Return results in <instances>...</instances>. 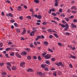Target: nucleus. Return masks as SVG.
<instances>
[{"label":"nucleus","instance_id":"1","mask_svg":"<svg viewBox=\"0 0 77 77\" xmlns=\"http://www.w3.org/2000/svg\"><path fill=\"white\" fill-rule=\"evenodd\" d=\"M37 74L38 75H39L40 77H44L45 76V75L44 73H42V72H38L37 73Z\"/></svg>","mask_w":77,"mask_h":77},{"label":"nucleus","instance_id":"2","mask_svg":"<svg viewBox=\"0 0 77 77\" xmlns=\"http://www.w3.org/2000/svg\"><path fill=\"white\" fill-rule=\"evenodd\" d=\"M51 57L50 55L47 54L45 56V59H50Z\"/></svg>","mask_w":77,"mask_h":77},{"label":"nucleus","instance_id":"3","mask_svg":"<svg viewBox=\"0 0 77 77\" xmlns=\"http://www.w3.org/2000/svg\"><path fill=\"white\" fill-rule=\"evenodd\" d=\"M55 65H57V66H61L62 67H63V65L62 64V63L61 62H59V63H55Z\"/></svg>","mask_w":77,"mask_h":77},{"label":"nucleus","instance_id":"4","mask_svg":"<svg viewBox=\"0 0 77 77\" xmlns=\"http://www.w3.org/2000/svg\"><path fill=\"white\" fill-rule=\"evenodd\" d=\"M6 16L8 17H13L14 15H13V14H11V13H10L8 14H6Z\"/></svg>","mask_w":77,"mask_h":77},{"label":"nucleus","instance_id":"5","mask_svg":"<svg viewBox=\"0 0 77 77\" xmlns=\"http://www.w3.org/2000/svg\"><path fill=\"white\" fill-rule=\"evenodd\" d=\"M34 16H35V17L36 18H38V19H39V20H41V18H42V16L41 15H34Z\"/></svg>","mask_w":77,"mask_h":77},{"label":"nucleus","instance_id":"6","mask_svg":"<svg viewBox=\"0 0 77 77\" xmlns=\"http://www.w3.org/2000/svg\"><path fill=\"white\" fill-rule=\"evenodd\" d=\"M68 57L69 58H72V59H77V57H75V56H73L72 54L70 55V57H69V56H68Z\"/></svg>","mask_w":77,"mask_h":77},{"label":"nucleus","instance_id":"7","mask_svg":"<svg viewBox=\"0 0 77 77\" xmlns=\"http://www.w3.org/2000/svg\"><path fill=\"white\" fill-rule=\"evenodd\" d=\"M58 2H59V0H55V6L56 7H57L58 6Z\"/></svg>","mask_w":77,"mask_h":77},{"label":"nucleus","instance_id":"8","mask_svg":"<svg viewBox=\"0 0 77 77\" xmlns=\"http://www.w3.org/2000/svg\"><path fill=\"white\" fill-rule=\"evenodd\" d=\"M15 55L16 56H17V57H19V58H21V55H20V54H18V53L17 52L16 53Z\"/></svg>","mask_w":77,"mask_h":77},{"label":"nucleus","instance_id":"9","mask_svg":"<svg viewBox=\"0 0 77 77\" xmlns=\"http://www.w3.org/2000/svg\"><path fill=\"white\" fill-rule=\"evenodd\" d=\"M68 47H69L70 48V49L72 50H74L75 49V47L72 48V46L71 45H68Z\"/></svg>","mask_w":77,"mask_h":77},{"label":"nucleus","instance_id":"10","mask_svg":"<svg viewBox=\"0 0 77 77\" xmlns=\"http://www.w3.org/2000/svg\"><path fill=\"white\" fill-rule=\"evenodd\" d=\"M27 72H33V70L31 68H29L27 69Z\"/></svg>","mask_w":77,"mask_h":77},{"label":"nucleus","instance_id":"11","mask_svg":"<svg viewBox=\"0 0 77 77\" xmlns=\"http://www.w3.org/2000/svg\"><path fill=\"white\" fill-rule=\"evenodd\" d=\"M25 65V62H23L21 63L20 64V66L21 67H23V66H24Z\"/></svg>","mask_w":77,"mask_h":77},{"label":"nucleus","instance_id":"12","mask_svg":"<svg viewBox=\"0 0 77 77\" xmlns=\"http://www.w3.org/2000/svg\"><path fill=\"white\" fill-rule=\"evenodd\" d=\"M63 34L64 35H67L69 36V35H70V34H69V32H63Z\"/></svg>","mask_w":77,"mask_h":77},{"label":"nucleus","instance_id":"13","mask_svg":"<svg viewBox=\"0 0 77 77\" xmlns=\"http://www.w3.org/2000/svg\"><path fill=\"white\" fill-rule=\"evenodd\" d=\"M71 26L72 28H76V27H77L76 25H74L73 23H71Z\"/></svg>","mask_w":77,"mask_h":77},{"label":"nucleus","instance_id":"14","mask_svg":"<svg viewBox=\"0 0 77 77\" xmlns=\"http://www.w3.org/2000/svg\"><path fill=\"white\" fill-rule=\"evenodd\" d=\"M1 74L2 75L3 77H5V76H4L5 75H6L7 74L6 72H2Z\"/></svg>","mask_w":77,"mask_h":77},{"label":"nucleus","instance_id":"15","mask_svg":"<svg viewBox=\"0 0 77 77\" xmlns=\"http://www.w3.org/2000/svg\"><path fill=\"white\" fill-rule=\"evenodd\" d=\"M12 50V48H8L6 49L5 50L8 51H9V50Z\"/></svg>","mask_w":77,"mask_h":77},{"label":"nucleus","instance_id":"16","mask_svg":"<svg viewBox=\"0 0 77 77\" xmlns=\"http://www.w3.org/2000/svg\"><path fill=\"white\" fill-rule=\"evenodd\" d=\"M23 54H24V55H26V54H27V52L25 51H23L22 53H21V55H23Z\"/></svg>","mask_w":77,"mask_h":77},{"label":"nucleus","instance_id":"17","mask_svg":"<svg viewBox=\"0 0 77 77\" xmlns=\"http://www.w3.org/2000/svg\"><path fill=\"white\" fill-rule=\"evenodd\" d=\"M71 9H74V10H76V6H72L71 7V8H70Z\"/></svg>","mask_w":77,"mask_h":77},{"label":"nucleus","instance_id":"18","mask_svg":"<svg viewBox=\"0 0 77 77\" xmlns=\"http://www.w3.org/2000/svg\"><path fill=\"white\" fill-rule=\"evenodd\" d=\"M24 50H25V51H27L28 52H30V49L28 48H25L24 49Z\"/></svg>","mask_w":77,"mask_h":77},{"label":"nucleus","instance_id":"19","mask_svg":"<svg viewBox=\"0 0 77 77\" xmlns=\"http://www.w3.org/2000/svg\"><path fill=\"white\" fill-rule=\"evenodd\" d=\"M17 69V67L15 66H13L12 68V70H15Z\"/></svg>","mask_w":77,"mask_h":77},{"label":"nucleus","instance_id":"20","mask_svg":"<svg viewBox=\"0 0 77 77\" xmlns=\"http://www.w3.org/2000/svg\"><path fill=\"white\" fill-rule=\"evenodd\" d=\"M35 35V32L32 31L30 33V36H34Z\"/></svg>","mask_w":77,"mask_h":77},{"label":"nucleus","instance_id":"21","mask_svg":"<svg viewBox=\"0 0 77 77\" xmlns=\"http://www.w3.org/2000/svg\"><path fill=\"white\" fill-rule=\"evenodd\" d=\"M53 35L55 36V37L57 38H59V36H58V35L57 34L54 33L53 34Z\"/></svg>","mask_w":77,"mask_h":77},{"label":"nucleus","instance_id":"22","mask_svg":"<svg viewBox=\"0 0 77 77\" xmlns=\"http://www.w3.org/2000/svg\"><path fill=\"white\" fill-rule=\"evenodd\" d=\"M69 28V26H67L66 28H64V30H65V31H68V29Z\"/></svg>","mask_w":77,"mask_h":77},{"label":"nucleus","instance_id":"23","mask_svg":"<svg viewBox=\"0 0 77 77\" xmlns=\"http://www.w3.org/2000/svg\"><path fill=\"white\" fill-rule=\"evenodd\" d=\"M26 30L25 29L22 33V35H24L26 33Z\"/></svg>","mask_w":77,"mask_h":77},{"label":"nucleus","instance_id":"24","mask_svg":"<svg viewBox=\"0 0 77 77\" xmlns=\"http://www.w3.org/2000/svg\"><path fill=\"white\" fill-rule=\"evenodd\" d=\"M43 43L44 44H45V45L46 46H47V45H48V42H47L45 41V42H43Z\"/></svg>","mask_w":77,"mask_h":77},{"label":"nucleus","instance_id":"25","mask_svg":"<svg viewBox=\"0 0 77 77\" xmlns=\"http://www.w3.org/2000/svg\"><path fill=\"white\" fill-rule=\"evenodd\" d=\"M59 26H61V27H63V28L65 27V26L63 24H61L60 23H59Z\"/></svg>","mask_w":77,"mask_h":77},{"label":"nucleus","instance_id":"26","mask_svg":"<svg viewBox=\"0 0 77 77\" xmlns=\"http://www.w3.org/2000/svg\"><path fill=\"white\" fill-rule=\"evenodd\" d=\"M16 30L17 32V33H20V29L17 28L16 29Z\"/></svg>","mask_w":77,"mask_h":77},{"label":"nucleus","instance_id":"27","mask_svg":"<svg viewBox=\"0 0 77 77\" xmlns=\"http://www.w3.org/2000/svg\"><path fill=\"white\" fill-rule=\"evenodd\" d=\"M48 50L49 52H51L52 53H53V51L52 50H51V49L50 48H48Z\"/></svg>","mask_w":77,"mask_h":77},{"label":"nucleus","instance_id":"28","mask_svg":"<svg viewBox=\"0 0 77 77\" xmlns=\"http://www.w3.org/2000/svg\"><path fill=\"white\" fill-rule=\"evenodd\" d=\"M46 63H47V64H48V65H49L50 63V62L48 60H46L45 61Z\"/></svg>","mask_w":77,"mask_h":77},{"label":"nucleus","instance_id":"29","mask_svg":"<svg viewBox=\"0 0 77 77\" xmlns=\"http://www.w3.org/2000/svg\"><path fill=\"white\" fill-rule=\"evenodd\" d=\"M51 15H54V16L55 17L57 16V14L54 13H52Z\"/></svg>","mask_w":77,"mask_h":77},{"label":"nucleus","instance_id":"30","mask_svg":"<svg viewBox=\"0 0 77 77\" xmlns=\"http://www.w3.org/2000/svg\"><path fill=\"white\" fill-rule=\"evenodd\" d=\"M34 2L36 3H39V2L38 0H34Z\"/></svg>","mask_w":77,"mask_h":77},{"label":"nucleus","instance_id":"31","mask_svg":"<svg viewBox=\"0 0 77 77\" xmlns=\"http://www.w3.org/2000/svg\"><path fill=\"white\" fill-rule=\"evenodd\" d=\"M47 24V22H43L42 23V24H43V25H46Z\"/></svg>","mask_w":77,"mask_h":77},{"label":"nucleus","instance_id":"32","mask_svg":"<svg viewBox=\"0 0 77 77\" xmlns=\"http://www.w3.org/2000/svg\"><path fill=\"white\" fill-rule=\"evenodd\" d=\"M48 32H50V33H52V29H48Z\"/></svg>","mask_w":77,"mask_h":77},{"label":"nucleus","instance_id":"33","mask_svg":"<svg viewBox=\"0 0 77 77\" xmlns=\"http://www.w3.org/2000/svg\"><path fill=\"white\" fill-rule=\"evenodd\" d=\"M45 54H47V52H44L42 54V55L44 56H45Z\"/></svg>","mask_w":77,"mask_h":77},{"label":"nucleus","instance_id":"34","mask_svg":"<svg viewBox=\"0 0 77 77\" xmlns=\"http://www.w3.org/2000/svg\"><path fill=\"white\" fill-rule=\"evenodd\" d=\"M14 52H11L10 54V56H14Z\"/></svg>","mask_w":77,"mask_h":77},{"label":"nucleus","instance_id":"35","mask_svg":"<svg viewBox=\"0 0 77 77\" xmlns=\"http://www.w3.org/2000/svg\"><path fill=\"white\" fill-rule=\"evenodd\" d=\"M69 67L70 68H73V66H72V65L71 64H70L69 65Z\"/></svg>","mask_w":77,"mask_h":77},{"label":"nucleus","instance_id":"36","mask_svg":"<svg viewBox=\"0 0 77 77\" xmlns=\"http://www.w3.org/2000/svg\"><path fill=\"white\" fill-rule=\"evenodd\" d=\"M6 64L7 65H9V66H11V63H10L9 62H7L6 63Z\"/></svg>","mask_w":77,"mask_h":77},{"label":"nucleus","instance_id":"37","mask_svg":"<svg viewBox=\"0 0 77 77\" xmlns=\"http://www.w3.org/2000/svg\"><path fill=\"white\" fill-rule=\"evenodd\" d=\"M21 9V7L20 6H19L18 7V11H20Z\"/></svg>","mask_w":77,"mask_h":77},{"label":"nucleus","instance_id":"38","mask_svg":"<svg viewBox=\"0 0 77 77\" xmlns=\"http://www.w3.org/2000/svg\"><path fill=\"white\" fill-rule=\"evenodd\" d=\"M27 59H28V60H30L31 59V57L29 56H28L27 57Z\"/></svg>","mask_w":77,"mask_h":77},{"label":"nucleus","instance_id":"39","mask_svg":"<svg viewBox=\"0 0 77 77\" xmlns=\"http://www.w3.org/2000/svg\"><path fill=\"white\" fill-rule=\"evenodd\" d=\"M58 45H59V46H62L63 45L62 44L60 43H58Z\"/></svg>","mask_w":77,"mask_h":77},{"label":"nucleus","instance_id":"40","mask_svg":"<svg viewBox=\"0 0 77 77\" xmlns=\"http://www.w3.org/2000/svg\"><path fill=\"white\" fill-rule=\"evenodd\" d=\"M3 65H4V63H0V66H3Z\"/></svg>","mask_w":77,"mask_h":77},{"label":"nucleus","instance_id":"41","mask_svg":"<svg viewBox=\"0 0 77 77\" xmlns=\"http://www.w3.org/2000/svg\"><path fill=\"white\" fill-rule=\"evenodd\" d=\"M5 3H10L11 2L9 0L6 1H5Z\"/></svg>","mask_w":77,"mask_h":77},{"label":"nucleus","instance_id":"42","mask_svg":"<svg viewBox=\"0 0 77 77\" xmlns=\"http://www.w3.org/2000/svg\"><path fill=\"white\" fill-rule=\"evenodd\" d=\"M38 60H41V56H38Z\"/></svg>","mask_w":77,"mask_h":77},{"label":"nucleus","instance_id":"43","mask_svg":"<svg viewBox=\"0 0 77 77\" xmlns=\"http://www.w3.org/2000/svg\"><path fill=\"white\" fill-rule=\"evenodd\" d=\"M7 68H8V69H9V71H11V68L8 66H7Z\"/></svg>","mask_w":77,"mask_h":77},{"label":"nucleus","instance_id":"44","mask_svg":"<svg viewBox=\"0 0 77 77\" xmlns=\"http://www.w3.org/2000/svg\"><path fill=\"white\" fill-rule=\"evenodd\" d=\"M72 12L73 13V14H76V13H77V11H72Z\"/></svg>","mask_w":77,"mask_h":77},{"label":"nucleus","instance_id":"45","mask_svg":"<svg viewBox=\"0 0 77 77\" xmlns=\"http://www.w3.org/2000/svg\"><path fill=\"white\" fill-rule=\"evenodd\" d=\"M59 12H61V13L62 12V9L60 8V9H59Z\"/></svg>","mask_w":77,"mask_h":77},{"label":"nucleus","instance_id":"46","mask_svg":"<svg viewBox=\"0 0 77 77\" xmlns=\"http://www.w3.org/2000/svg\"><path fill=\"white\" fill-rule=\"evenodd\" d=\"M23 16H20L19 17V19L21 20H23Z\"/></svg>","mask_w":77,"mask_h":77},{"label":"nucleus","instance_id":"47","mask_svg":"<svg viewBox=\"0 0 77 77\" xmlns=\"http://www.w3.org/2000/svg\"><path fill=\"white\" fill-rule=\"evenodd\" d=\"M51 60L52 61H55L56 60V58H55L54 57Z\"/></svg>","mask_w":77,"mask_h":77},{"label":"nucleus","instance_id":"48","mask_svg":"<svg viewBox=\"0 0 77 77\" xmlns=\"http://www.w3.org/2000/svg\"><path fill=\"white\" fill-rule=\"evenodd\" d=\"M27 18H29V20H31V17H30V16H27Z\"/></svg>","mask_w":77,"mask_h":77},{"label":"nucleus","instance_id":"49","mask_svg":"<svg viewBox=\"0 0 77 77\" xmlns=\"http://www.w3.org/2000/svg\"><path fill=\"white\" fill-rule=\"evenodd\" d=\"M14 25L15 27H17V26H18V25H17V23H14Z\"/></svg>","mask_w":77,"mask_h":77},{"label":"nucleus","instance_id":"50","mask_svg":"<svg viewBox=\"0 0 77 77\" xmlns=\"http://www.w3.org/2000/svg\"><path fill=\"white\" fill-rule=\"evenodd\" d=\"M45 71H48V68L47 67H46L45 68Z\"/></svg>","mask_w":77,"mask_h":77},{"label":"nucleus","instance_id":"51","mask_svg":"<svg viewBox=\"0 0 77 77\" xmlns=\"http://www.w3.org/2000/svg\"><path fill=\"white\" fill-rule=\"evenodd\" d=\"M41 66L42 67V68H45V65H44V64H42L41 65Z\"/></svg>","mask_w":77,"mask_h":77},{"label":"nucleus","instance_id":"52","mask_svg":"<svg viewBox=\"0 0 77 77\" xmlns=\"http://www.w3.org/2000/svg\"><path fill=\"white\" fill-rule=\"evenodd\" d=\"M77 19H75L73 20V22L74 23H76V22H77Z\"/></svg>","mask_w":77,"mask_h":77},{"label":"nucleus","instance_id":"53","mask_svg":"<svg viewBox=\"0 0 77 77\" xmlns=\"http://www.w3.org/2000/svg\"><path fill=\"white\" fill-rule=\"evenodd\" d=\"M51 11H52V12H54L55 11V9L54 8H52V9H51Z\"/></svg>","mask_w":77,"mask_h":77},{"label":"nucleus","instance_id":"54","mask_svg":"<svg viewBox=\"0 0 77 77\" xmlns=\"http://www.w3.org/2000/svg\"><path fill=\"white\" fill-rule=\"evenodd\" d=\"M62 23H63V24H65L66 23V22L65 21V20H63V21H61Z\"/></svg>","mask_w":77,"mask_h":77},{"label":"nucleus","instance_id":"55","mask_svg":"<svg viewBox=\"0 0 77 77\" xmlns=\"http://www.w3.org/2000/svg\"><path fill=\"white\" fill-rule=\"evenodd\" d=\"M49 14H50L51 13V10L50 9V10L48 11Z\"/></svg>","mask_w":77,"mask_h":77},{"label":"nucleus","instance_id":"56","mask_svg":"<svg viewBox=\"0 0 77 77\" xmlns=\"http://www.w3.org/2000/svg\"><path fill=\"white\" fill-rule=\"evenodd\" d=\"M2 16H4L5 15V13H4V12H2Z\"/></svg>","mask_w":77,"mask_h":77},{"label":"nucleus","instance_id":"57","mask_svg":"<svg viewBox=\"0 0 77 77\" xmlns=\"http://www.w3.org/2000/svg\"><path fill=\"white\" fill-rule=\"evenodd\" d=\"M61 17H65V14H61Z\"/></svg>","mask_w":77,"mask_h":77},{"label":"nucleus","instance_id":"58","mask_svg":"<svg viewBox=\"0 0 77 77\" xmlns=\"http://www.w3.org/2000/svg\"><path fill=\"white\" fill-rule=\"evenodd\" d=\"M34 44L35 45H38V44H37V43H36V42H34Z\"/></svg>","mask_w":77,"mask_h":77},{"label":"nucleus","instance_id":"59","mask_svg":"<svg viewBox=\"0 0 77 77\" xmlns=\"http://www.w3.org/2000/svg\"><path fill=\"white\" fill-rule=\"evenodd\" d=\"M53 75H54V76H55V77H56V72L54 73Z\"/></svg>","mask_w":77,"mask_h":77},{"label":"nucleus","instance_id":"60","mask_svg":"<svg viewBox=\"0 0 77 77\" xmlns=\"http://www.w3.org/2000/svg\"><path fill=\"white\" fill-rule=\"evenodd\" d=\"M0 46L1 47H2V46H3V44L2 43H0Z\"/></svg>","mask_w":77,"mask_h":77},{"label":"nucleus","instance_id":"61","mask_svg":"<svg viewBox=\"0 0 77 77\" xmlns=\"http://www.w3.org/2000/svg\"><path fill=\"white\" fill-rule=\"evenodd\" d=\"M8 44H9V45H10V44H12V42H9Z\"/></svg>","mask_w":77,"mask_h":77},{"label":"nucleus","instance_id":"62","mask_svg":"<svg viewBox=\"0 0 77 77\" xmlns=\"http://www.w3.org/2000/svg\"><path fill=\"white\" fill-rule=\"evenodd\" d=\"M37 38H38V39H41V37L40 36H37Z\"/></svg>","mask_w":77,"mask_h":77},{"label":"nucleus","instance_id":"63","mask_svg":"<svg viewBox=\"0 0 77 77\" xmlns=\"http://www.w3.org/2000/svg\"><path fill=\"white\" fill-rule=\"evenodd\" d=\"M33 59H36L37 58L36 56H34L33 57Z\"/></svg>","mask_w":77,"mask_h":77},{"label":"nucleus","instance_id":"64","mask_svg":"<svg viewBox=\"0 0 77 77\" xmlns=\"http://www.w3.org/2000/svg\"><path fill=\"white\" fill-rule=\"evenodd\" d=\"M49 38H53V36L51 35H50L49 36Z\"/></svg>","mask_w":77,"mask_h":77}]
</instances>
